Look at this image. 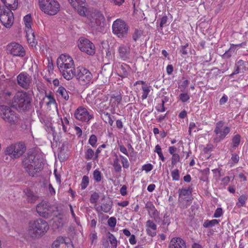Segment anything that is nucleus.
<instances>
[{"mask_svg":"<svg viewBox=\"0 0 248 248\" xmlns=\"http://www.w3.org/2000/svg\"><path fill=\"white\" fill-rule=\"evenodd\" d=\"M112 203L110 201L102 204L101 206V209L105 213H109L111 209Z\"/></svg>","mask_w":248,"mask_h":248,"instance_id":"c756f323","label":"nucleus"},{"mask_svg":"<svg viewBox=\"0 0 248 248\" xmlns=\"http://www.w3.org/2000/svg\"><path fill=\"white\" fill-rule=\"evenodd\" d=\"M23 20L27 28L26 36L28 43L32 46H35L37 41L35 38L34 33L32 32L31 28L32 18L31 14H28L24 17Z\"/></svg>","mask_w":248,"mask_h":248,"instance_id":"ddd939ff","label":"nucleus"},{"mask_svg":"<svg viewBox=\"0 0 248 248\" xmlns=\"http://www.w3.org/2000/svg\"><path fill=\"white\" fill-rule=\"evenodd\" d=\"M188 43H186L185 45L181 46L180 51L183 55H186L188 54Z\"/></svg>","mask_w":248,"mask_h":248,"instance_id":"37998d69","label":"nucleus"},{"mask_svg":"<svg viewBox=\"0 0 248 248\" xmlns=\"http://www.w3.org/2000/svg\"><path fill=\"white\" fill-rule=\"evenodd\" d=\"M119 149L122 153L125 155H126L128 156L129 154L127 152V150L123 145H121L119 146Z\"/></svg>","mask_w":248,"mask_h":248,"instance_id":"bf43d9fd","label":"nucleus"},{"mask_svg":"<svg viewBox=\"0 0 248 248\" xmlns=\"http://www.w3.org/2000/svg\"><path fill=\"white\" fill-rule=\"evenodd\" d=\"M231 128L225 125V122L220 121L216 124L214 132L216 136L214 138V142L215 143L220 142L223 140L230 133Z\"/></svg>","mask_w":248,"mask_h":248,"instance_id":"6e6552de","label":"nucleus"},{"mask_svg":"<svg viewBox=\"0 0 248 248\" xmlns=\"http://www.w3.org/2000/svg\"><path fill=\"white\" fill-rule=\"evenodd\" d=\"M196 124L194 122H190L189 123V128H188V132H189V135H191V131H192V130L194 128H195L196 127Z\"/></svg>","mask_w":248,"mask_h":248,"instance_id":"e2e57ef3","label":"nucleus"},{"mask_svg":"<svg viewBox=\"0 0 248 248\" xmlns=\"http://www.w3.org/2000/svg\"><path fill=\"white\" fill-rule=\"evenodd\" d=\"M89 26L93 31L101 32L103 30L105 25V17L99 11L93 12L89 17Z\"/></svg>","mask_w":248,"mask_h":248,"instance_id":"20e7f679","label":"nucleus"},{"mask_svg":"<svg viewBox=\"0 0 248 248\" xmlns=\"http://www.w3.org/2000/svg\"><path fill=\"white\" fill-rule=\"evenodd\" d=\"M49 228L48 223L44 219L31 220L28 224V234L31 238L37 239L44 235Z\"/></svg>","mask_w":248,"mask_h":248,"instance_id":"f03ea898","label":"nucleus"},{"mask_svg":"<svg viewBox=\"0 0 248 248\" xmlns=\"http://www.w3.org/2000/svg\"><path fill=\"white\" fill-rule=\"evenodd\" d=\"M41 10L49 15H55L60 10V5L56 0H39Z\"/></svg>","mask_w":248,"mask_h":248,"instance_id":"0eeeda50","label":"nucleus"},{"mask_svg":"<svg viewBox=\"0 0 248 248\" xmlns=\"http://www.w3.org/2000/svg\"><path fill=\"white\" fill-rule=\"evenodd\" d=\"M106 145L105 144H102L101 145H100L96 149V151L95 152V156H94V158L95 159H97L98 158V155L100 153V152H101L102 149V148H106Z\"/></svg>","mask_w":248,"mask_h":248,"instance_id":"8fccbe9b","label":"nucleus"},{"mask_svg":"<svg viewBox=\"0 0 248 248\" xmlns=\"http://www.w3.org/2000/svg\"><path fill=\"white\" fill-rule=\"evenodd\" d=\"M74 77H76L80 84L82 85L90 83L93 78V75L90 71L83 67H78L75 70Z\"/></svg>","mask_w":248,"mask_h":248,"instance_id":"9b49d317","label":"nucleus"},{"mask_svg":"<svg viewBox=\"0 0 248 248\" xmlns=\"http://www.w3.org/2000/svg\"><path fill=\"white\" fill-rule=\"evenodd\" d=\"M72 247L71 243L66 242L62 236L58 237L52 245V248H70Z\"/></svg>","mask_w":248,"mask_h":248,"instance_id":"6ab92c4d","label":"nucleus"},{"mask_svg":"<svg viewBox=\"0 0 248 248\" xmlns=\"http://www.w3.org/2000/svg\"><path fill=\"white\" fill-rule=\"evenodd\" d=\"M168 17L167 16H163L160 19V27L162 28L165 25L167 24Z\"/></svg>","mask_w":248,"mask_h":248,"instance_id":"6e6d98bb","label":"nucleus"},{"mask_svg":"<svg viewBox=\"0 0 248 248\" xmlns=\"http://www.w3.org/2000/svg\"><path fill=\"white\" fill-rule=\"evenodd\" d=\"M241 136L239 134H236L233 136L232 138V146L233 148H236L239 145L240 142Z\"/></svg>","mask_w":248,"mask_h":248,"instance_id":"473e14b6","label":"nucleus"},{"mask_svg":"<svg viewBox=\"0 0 248 248\" xmlns=\"http://www.w3.org/2000/svg\"><path fill=\"white\" fill-rule=\"evenodd\" d=\"M99 195L96 192H94L92 194L90 198V202L92 203H95L97 202V200L99 199Z\"/></svg>","mask_w":248,"mask_h":248,"instance_id":"a18cd8bd","label":"nucleus"},{"mask_svg":"<svg viewBox=\"0 0 248 248\" xmlns=\"http://www.w3.org/2000/svg\"><path fill=\"white\" fill-rule=\"evenodd\" d=\"M17 84L25 90L30 89L32 84V78L27 72H21L16 77Z\"/></svg>","mask_w":248,"mask_h":248,"instance_id":"2eb2a0df","label":"nucleus"},{"mask_svg":"<svg viewBox=\"0 0 248 248\" xmlns=\"http://www.w3.org/2000/svg\"><path fill=\"white\" fill-rule=\"evenodd\" d=\"M191 189L190 187L187 188H182L179 189L178 190L179 193V201L180 202H183L184 201H188L189 200L187 199V197L189 196L191 194Z\"/></svg>","mask_w":248,"mask_h":248,"instance_id":"412c9836","label":"nucleus"},{"mask_svg":"<svg viewBox=\"0 0 248 248\" xmlns=\"http://www.w3.org/2000/svg\"><path fill=\"white\" fill-rule=\"evenodd\" d=\"M129 28L127 24L121 19H117L114 21L112 26L113 33L120 38H124L127 36Z\"/></svg>","mask_w":248,"mask_h":248,"instance_id":"1a4fd4ad","label":"nucleus"},{"mask_svg":"<svg viewBox=\"0 0 248 248\" xmlns=\"http://www.w3.org/2000/svg\"><path fill=\"white\" fill-rule=\"evenodd\" d=\"M0 116L11 125L16 124L19 119L18 114L11 107L5 105L0 106Z\"/></svg>","mask_w":248,"mask_h":248,"instance_id":"39448f33","label":"nucleus"},{"mask_svg":"<svg viewBox=\"0 0 248 248\" xmlns=\"http://www.w3.org/2000/svg\"><path fill=\"white\" fill-rule=\"evenodd\" d=\"M97 139L96 136L95 135H92L90 137L89 140V143L93 147H96L97 146Z\"/></svg>","mask_w":248,"mask_h":248,"instance_id":"58836bf2","label":"nucleus"},{"mask_svg":"<svg viewBox=\"0 0 248 248\" xmlns=\"http://www.w3.org/2000/svg\"><path fill=\"white\" fill-rule=\"evenodd\" d=\"M147 210L149 217L154 219L155 222L159 223L161 218L159 216L160 213L155 208V205L151 202H147L145 206Z\"/></svg>","mask_w":248,"mask_h":248,"instance_id":"a211bd4d","label":"nucleus"},{"mask_svg":"<svg viewBox=\"0 0 248 248\" xmlns=\"http://www.w3.org/2000/svg\"><path fill=\"white\" fill-rule=\"evenodd\" d=\"M8 52L14 56L23 57L25 51L23 46L18 43L12 42L7 46Z\"/></svg>","mask_w":248,"mask_h":248,"instance_id":"f3484780","label":"nucleus"},{"mask_svg":"<svg viewBox=\"0 0 248 248\" xmlns=\"http://www.w3.org/2000/svg\"><path fill=\"white\" fill-rule=\"evenodd\" d=\"M189 83V81L188 80H184L182 84L179 86V89L182 92L184 91L185 89L187 87Z\"/></svg>","mask_w":248,"mask_h":248,"instance_id":"3c124183","label":"nucleus"},{"mask_svg":"<svg viewBox=\"0 0 248 248\" xmlns=\"http://www.w3.org/2000/svg\"><path fill=\"white\" fill-rule=\"evenodd\" d=\"M142 95L141 98L142 100H144L148 97V94L150 91V88L147 86V85L142 86Z\"/></svg>","mask_w":248,"mask_h":248,"instance_id":"e433bc0d","label":"nucleus"},{"mask_svg":"<svg viewBox=\"0 0 248 248\" xmlns=\"http://www.w3.org/2000/svg\"><path fill=\"white\" fill-rule=\"evenodd\" d=\"M74 117L78 121L88 123L93 118V114L89 112L87 108L79 107L75 111Z\"/></svg>","mask_w":248,"mask_h":248,"instance_id":"4468645a","label":"nucleus"},{"mask_svg":"<svg viewBox=\"0 0 248 248\" xmlns=\"http://www.w3.org/2000/svg\"><path fill=\"white\" fill-rule=\"evenodd\" d=\"M189 96L187 93H181L179 95V99L183 102H186L189 99Z\"/></svg>","mask_w":248,"mask_h":248,"instance_id":"49530a36","label":"nucleus"},{"mask_svg":"<svg viewBox=\"0 0 248 248\" xmlns=\"http://www.w3.org/2000/svg\"><path fill=\"white\" fill-rule=\"evenodd\" d=\"M26 147L21 143H17L11 144L7 146L5 150V153L9 155L13 159L18 158L25 152Z\"/></svg>","mask_w":248,"mask_h":248,"instance_id":"f8f14e48","label":"nucleus"},{"mask_svg":"<svg viewBox=\"0 0 248 248\" xmlns=\"http://www.w3.org/2000/svg\"><path fill=\"white\" fill-rule=\"evenodd\" d=\"M228 100V97L226 95L223 96L219 100L220 105H222L227 102Z\"/></svg>","mask_w":248,"mask_h":248,"instance_id":"338daca9","label":"nucleus"},{"mask_svg":"<svg viewBox=\"0 0 248 248\" xmlns=\"http://www.w3.org/2000/svg\"><path fill=\"white\" fill-rule=\"evenodd\" d=\"M231 159L233 163H237L239 161V157L236 154L234 153L232 155Z\"/></svg>","mask_w":248,"mask_h":248,"instance_id":"4d7b16f0","label":"nucleus"},{"mask_svg":"<svg viewBox=\"0 0 248 248\" xmlns=\"http://www.w3.org/2000/svg\"><path fill=\"white\" fill-rule=\"evenodd\" d=\"M78 46L81 51L87 54L93 55L95 53V46L89 40L85 38H80Z\"/></svg>","mask_w":248,"mask_h":248,"instance_id":"dca6fc26","label":"nucleus"},{"mask_svg":"<svg viewBox=\"0 0 248 248\" xmlns=\"http://www.w3.org/2000/svg\"><path fill=\"white\" fill-rule=\"evenodd\" d=\"M176 148L174 146H170L169 148V153L173 155H176L175 152L176 151Z\"/></svg>","mask_w":248,"mask_h":248,"instance_id":"69168bd1","label":"nucleus"},{"mask_svg":"<svg viewBox=\"0 0 248 248\" xmlns=\"http://www.w3.org/2000/svg\"><path fill=\"white\" fill-rule=\"evenodd\" d=\"M143 34V31L138 29H135L132 34V39L134 42H136L140 39Z\"/></svg>","mask_w":248,"mask_h":248,"instance_id":"2f4dec72","label":"nucleus"},{"mask_svg":"<svg viewBox=\"0 0 248 248\" xmlns=\"http://www.w3.org/2000/svg\"><path fill=\"white\" fill-rule=\"evenodd\" d=\"M108 240L113 248H117L118 242L113 234L109 232L108 234Z\"/></svg>","mask_w":248,"mask_h":248,"instance_id":"7c9ffc66","label":"nucleus"},{"mask_svg":"<svg viewBox=\"0 0 248 248\" xmlns=\"http://www.w3.org/2000/svg\"><path fill=\"white\" fill-rule=\"evenodd\" d=\"M57 64L61 73L65 79L69 80L73 78L75 75L76 69L71 57L68 55L62 54L58 58Z\"/></svg>","mask_w":248,"mask_h":248,"instance_id":"f257e3e1","label":"nucleus"},{"mask_svg":"<svg viewBox=\"0 0 248 248\" xmlns=\"http://www.w3.org/2000/svg\"><path fill=\"white\" fill-rule=\"evenodd\" d=\"M119 156L121 160V162L122 163L123 168L124 169L128 168L130 164L128 161V159L122 155H120Z\"/></svg>","mask_w":248,"mask_h":248,"instance_id":"ea45409f","label":"nucleus"},{"mask_svg":"<svg viewBox=\"0 0 248 248\" xmlns=\"http://www.w3.org/2000/svg\"><path fill=\"white\" fill-rule=\"evenodd\" d=\"M164 103H165V101L164 100H162L161 103L160 104H158L156 107V109L158 111L164 112L165 111V108L164 107Z\"/></svg>","mask_w":248,"mask_h":248,"instance_id":"de8ad7c7","label":"nucleus"},{"mask_svg":"<svg viewBox=\"0 0 248 248\" xmlns=\"http://www.w3.org/2000/svg\"><path fill=\"white\" fill-rule=\"evenodd\" d=\"M95 153L91 148H88L85 152V158L87 160H96L94 158Z\"/></svg>","mask_w":248,"mask_h":248,"instance_id":"c85d7f7f","label":"nucleus"},{"mask_svg":"<svg viewBox=\"0 0 248 248\" xmlns=\"http://www.w3.org/2000/svg\"><path fill=\"white\" fill-rule=\"evenodd\" d=\"M104 116L106 117L108 123L112 126L113 124V121L111 118L110 115L108 113H104Z\"/></svg>","mask_w":248,"mask_h":248,"instance_id":"864d4df0","label":"nucleus"},{"mask_svg":"<svg viewBox=\"0 0 248 248\" xmlns=\"http://www.w3.org/2000/svg\"><path fill=\"white\" fill-rule=\"evenodd\" d=\"M166 70L168 74L170 75L172 74L173 70V66L172 65H168L167 67Z\"/></svg>","mask_w":248,"mask_h":248,"instance_id":"774afa93","label":"nucleus"},{"mask_svg":"<svg viewBox=\"0 0 248 248\" xmlns=\"http://www.w3.org/2000/svg\"><path fill=\"white\" fill-rule=\"evenodd\" d=\"M12 95V93L9 91H4L2 93V95L5 98V101L9 100V98Z\"/></svg>","mask_w":248,"mask_h":248,"instance_id":"5fc2aeb1","label":"nucleus"},{"mask_svg":"<svg viewBox=\"0 0 248 248\" xmlns=\"http://www.w3.org/2000/svg\"><path fill=\"white\" fill-rule=\"evenodd\" d=\"M23 167L29 175L34 177L41 170L43 163L41 159L34 154H28L22 161Z\"/></svg>","mask_w":248,"mask_h":248,"instance_id":"7ed1b4c3","label":"nucleus"},{"mask_svg":"<svg viewBox=\"0 0 248 248\" xmlns=\"http://www.w3.org/2000/svg\"><path fill=\"white\" fill-rule=\"evenodd\" d=\"M219 220L217 219H212L211 220H206L204 221L203 226L204 228H209L215 226L218 223Z\"/></svg>","mask_w":248,"mask_h":248,"instance_id":"72a5a7b5","label":"nucleus"},{"mask_svg":"<svg viewBox=\"0 0 248 248\" xmlns=\"http://www.w3.org/2000/svg\"><path fill=\"white\" fill-rule=\"evenodd\" d=\"M169 248H186V242L181 237L172 238L169 244Z\"/></svg>","mask_w":248,"mask_h":248,"instance_id":"aec40b11","label":"nucleus"},{"mask_svg":"<svg viewBox=\"0 0 248 248\" xmlns=\"http://www.w3.org/2000/svg\"><path fill=\"white\" fill-rule=\"evenodd\" d=\"M222 215V209L221 208H217L214 214V217L216 218L219 217Z\"/></svg>","mask_w":248,"mask_h":248,"instance_id":"603ef678","label":"nucleus"},{"mask_svg":"<svg viewBox=\"0 0 248 248\" xmlns=\"http://www.w3.org/2000/svg\"><path fill=\"white\" fill-rule=\"evenodd\" d=\"M113 166L115 172H120L122 171V167L120 163V159L117 155H115V157L113 159Z\"/></svg>","mask_w":248,"mask_h":248,"instance_id":"bb28decb","label":"nucleus"},{"mask_svg":"<svg viewBox=\"0 0 248 248\" xmlns=\"http://www.w3.org/2000/svg\"><path fill=\"white\" fill-rule=\"evenodd\" d=\"M30 103V98L26 93L23 92H17L12 102L13 107L23 110L29 108Z\"/></svg>","mask_w":248,"mask_h":248,"instance_id":"423d86ee","label":"nucleus"},{"mask_svg":"<svg viewBox=\"0 0 248 248\" xmlns=\"http://www.w3.org/2000/svg\"><path fill=\"white\" fill-rule=\"evenodd\" d=\"M57 93L59 96H61L65 101H67L69 98L68 92L62 86L59 87Z\"/></svg>","mask_w":248,"mask_h":248,"instance_id":"a878e982","label":"nucleus"},{"mask_svg":"<svg viewBox=\"0 0 248 248\" xmlns=\"http://www.w3.org/2000/svg\"><path fill=\"white\" fill-rule=\"evenodd\" d=\"M26 199L29 202L33 203L38 199V197L29 189H27L24 191Z\"/></svg>","mask_w":248,"mask_h":248,"instance_id":"393cba45","label":"nucleus"},{"mask_svg":"<svg viewBox=\"0 0 248 248\" xmlns=\"http://www.w3.org/2000/svg\"><path fill=\"white\" fill-rule=\"evenodd\" d=\"M69 3L75 9L78 8V7L83 8L85 0H68Z\"/></svg>","mask_w":248,"mask_h":248,"instance_id":"cd10ccee","label":"nucleus"},{"mask_svg":"<svg viewBox=\"0 0 248 248\" xmlns=\"http://www.w3.org/2000/svg\"><path fill=\"white\" fill-rule=\"evenodd\" d=\"M89 183V177L86 175L83 176V177H82V179L81 184H80L81 189H85L88 186Z\"/></svg>","mask_w":248,"mask_h":248,"instance_id":"4c0bfd02","label":"nucleus"},{"mask_svg":"<svg viewBox=\"0 0 248 248\" xmlns=\"http://www.w3.org/2000/svg\"><path fill=\"white\" fill-rule=\"evenodd\" d=\"M145 227L146 232L149 235L152 237L156 235L155 232H152V230L155 231L157 229V226L153 220H148L146 222Z\"/></svg>","mask_w":248,"mask_h":248,"instance_id":"4be33fe9","label":"nucleus"},{"mask_svg":"<svg viewBox=\"0 0 248 248\" xmlns=\"http://www.w3.org/2000/svg\"><path fill=\"white\" fill-rule=\"evenodd\" d=\"M56 207L46 201H42L36 206V211L40 216L45 218H49Z\"/></svg>","mask_w":248,"mask_h":248,"instance_id":"9d476101","label":"nucleus"},{"mask_svg":"<svg viewBox=\"0 0 248 248\" xmlns=\"http://www.w3.org/2000/svg\"><path fill=\"white\" fill-rule=\"evenodd\" d=\"M116 222V219L114 217H110L108 220V225L111 228L115 227Z\"/></svg>","mask_w":248,"mask_h":248,"instance_id":"c03bdc74","label":"nucleus"},{"mask_svg":"<svg viewBox=\"0 0 248 248\" xmlns=\"http://www.w3.org/2000/svg\"><path fill=\"white\" fill-rule=\"evenodd\" d=\"M115 5L120 6L124 2V0H110Z\"/></svg>","mask_w":248,"mask_h":248,"instance_id":"680f3d73","label":"nucleus"},{"mask_svg":"<svg viewBox=\"0 0 248 248\" xmlns=\"http://www.w3.org/2000/svg\"><path fill=\"white\" fill-rule=\"evenodd\" d=\"M119 56L123 60H126L129 57L130 48L124 45H121L118 48Z\"/></svg>","mask_w":248,"mask_h":248,"instance_id":"b1692460","label":"nucleus"},{"mask_svg":"<svg viewBox=\"0 0 248 248\" xmlns=\"http://www.w3.org/2000/svg\"><path fill=\"white\" fill-rule=\"evenodd\" d=\"M75 129L76 132V134L78 136V137H80L81 136L82 134V131L81 129L78 126H75Z\"/></svg>","mask_w":248,"mask_h":248,"instance_id":"0e129e2a","label":"nucleus"},{"mask_svg":"<svg viewBox=\"0 0 248 248\" xmlns=\"http://www.w3.org/2000/svg\"><path fill=\"white\" fill-rule=\"evenodd\" d=\"M180 156L177 154L176 155H173L171 157V166L173 168L178 162L180 161Z\"/></svg>","mask_w":248,"mask_h":248,"instance_id":"a19ab883","label":"nucleus"},{"mask_svg":"<svg viewBox=\"0 0 248 248\" xmlns=\"http://www.w3.org/2000/svg\"><path fill=\"white\" fill-rule=\"evenodd\" d=\"M93 178L94 180L97 182H100L102 179V175L101 172L97 169L94 170L93 172Z\"/></svg>","mask_w":248,"mask_h":248,"instance_id":"f704fd0d","label":"nucleus"},{"mask_svg":"<svg viewBox=\"0 0 248 248\" xmlns=\"http://www.w3.org/2000/svg\"><path fill=\"white\" fill-rule=\"evenodd\" d=\"M232 55V53L231 51V48H230L227 51H226L225 53L222 56V57L224 59L229 58L231 57Z\"/></svg>","mask_w":248,"mask_h":248,"instance_id":"13d9d810","label":"nucleus"},{"mask_svg":"<svg viewBox=\"0 0 248 248\" xmlns=\"http://www.w3.org/2000/svg\"><path fill=\"white\" fill-rule=\"evenodd\" d=\"M130 69L128 65L123 63L118 67V75L122 78H126L129 75Z\"/></svg>","mask_w":248,"mask_h":248,"instance_id":"5701e85b","label":"nucleus"},{"mask_svg":"<svg viewBox=\"0 0 248 248\" xmlns=\"http://www.w3.org/2000/svg\"><path fill=\"white\" fill-rule=\"evenodd\" d=\"M172 180L174 181H178L180 178L179 172L178 169L172 170L171 172Z\"/></svg>","mask_w":248,"mask_h":248,"instance_id":"79ce46f5","label":"nucleus"},{"mask_svg":"<svg viewBox=\"0 0 248 248\" xmlns=\"http://www.w3.org/2000/svg\"><path fill=\"white\" fill-rule=\"evenodd\" d=\"M120 193L122 196H125L127 194V186L125 185L123 186L120 189Z\"/></svg>","mask_w":248,"mask_h":248,"instance_id":"052dcab7","label":"nucleus"},{"mask_svg":"<svg viewBox=\"0 0 248 248\" xmlns=\"http://www.w3.org/2000/svg\"><path fill=\"white\" fill-rule=\"evenodd\" d=\"M247 200V197L246 195H241L238 198V201L236 203V206L238 207H241L244 206L245 204L246 201Z\"/></svg>","mask_w":248,"mask_h":248,"instance_id":"c9c22d12","label":"nucleus"},{"mask_svg":"<svg viewBox=\"0 0 248 248\" xmlns=\"http://www.w3.org/2000/svg\"><path fill=\"white\" fill-rule=\"evenodd\" d=\"M153 168V166L151 164H145L142 167L143 170H145L146 172L150 171Z\"/></svg>","mask_w":248,"mask_h":248,"instance_id":"09e8293b","label":"nucleus"}]
</instances>
